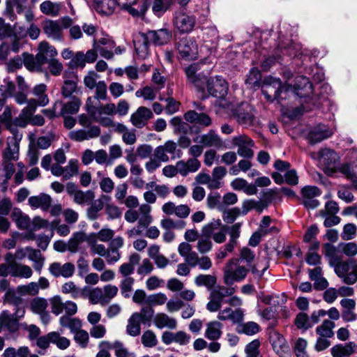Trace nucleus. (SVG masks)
Listing matches in <instances>:
<instances>
[{"label":"nucleus","instance_id":"obj_1","mask_svg":"<svg viewBox=\"0 0 357 357\" xmlns=\"http://www.w3.org/2000/svg\"><path fill=\"white\" fill-rule=\"evenodd\" d=\"M312 84L308 77L299 75L295 78L294 85L282 84L279 78L267 77L263 80L261 93L265 98L270 102L277 100L282 105V100L289 96L294 95L300 98H305L312 93Z\"/></svg>","mask_w":357,"mask_h":357},{"label":"nucleus","instance_id":"obj_2","mask_svg":"<svg viewBox=\"0 0 357 357\" xmlns=\"http://www.w3.org/2000/svg\"><path fill=\"white\" fill-rule=\"evenodd\" d=\"M58 52L56 48L47 42H41L38 45V52L36 56L26 54L25 67L29 71L42 72L43 66L49 59H54Z\"/></svg>","mask_w":357,"mask_h":357},{"label":"nucleus","instance_id":"obj_3","mask_svg":"<svg viewBox=\"0 0 357 357\" xmlns=\"http://www.w3.org/2000/svg\"><path fill=\"white\" fill-rule=\"evenodd\" d=\"M249 269L241 266L238 259H232L225 265L223 272L224 283L232 285L235 282L243 281L247 276Z\"/></svg>","mask_w":357,"mask_h":357},{"label":"nucleus","instance_id":"obj_4","mask_svg":"<svg viewBox=\"0 0 357 357\" xmlns=\"http://www.w3.org/2000/svg\"><path fill=\"white\" fill-rule=\"evenodd\" d=\"M210 291L206 309L211 312H215L219 311L222 304L225 303V298L232 296L236 292V289L218 285Z\"/></svg>","mask_w":357,"mask_h":357},{"label":"nucleus","instance_id":"obj_5","mask_svg":"<svg viewBox=\"0 0 357 357\" xmlns=\"http://www.w3.org/2000/svg\"><path fill=\"white\" fill-rule=\"evenodd\" d=\"M13 143L10 145V139H8V147L5 149L3 153V158L4 161V169H5V178L2 181V185L3 188H7L8 181L10 178L11 172H14V166L13 164L9 163L12 160H17L19 155V142L13 136Z\"/></svg>","mask_w":357,"mask_h":357},{"label":"nucleus","instance_id":"obj_6","mask_svg":"<svg viewBox=\"0 0 357 357\" xmlns=\"http://www.w3.org/2000/svg\"><path fill=\"white\" fill-rule=\"evenodd\" d=\"M118 7L134 17H142L151 5V0H116Z\"/></svg>","mask_w":357,"mask_h":357},{"label":"nucleus","instance_id":"obj_7","mask_svg":"<svg viewBox=\"0 0 357 357\" xmlns=\"http://www.w3.org/2000/svg\"><path fill=\"white\" fill-rule=\"evenodd\" d=\"M176 47L181 59L191 61L197 58L198 47L194 38L183 37L176 43Z\"/></svg>","mask_w":357,"mask_h":357},{"label":"nucleus","instance_id":"obj_8","mask_svg":"<svg viewBox=\"0 0 357 357\" xmlns=\"http://www.w3.org/2000/svg\"><path fill=\"white\" fill-rule=\"evenodd\" d=\"M205 87L211 96L220 99L227 96L229 89L227 81L220 75L206 77Z\"/></svg>","mask_w":357,"mask_h":357},{"label":"nucleus","instance_id":"obj_9","mask_svg":"<svg viewBox=\"0 0 357 357\" xmlns=\"http://www.w3.org/2000/svg\"><path fill=\"white\" fill-rule=\"evenodd\" d=\"M231 112L236 121L243 126H250L255 121V109L248 102H241Z\"/></svg>","mask_w":357,"mask_h":357},{"label":"nucleus","instance_id":"obj_10","mask_svg":"<svg viewBox=\"0 0 357 357\" xmlns=\"http://www.w3.org/2000/svg\"><path fill=\"white\" fill-rule=\"evenodd\" d=\"M10 275L15 278H30L33 275L30 266L22 264H12L9 266L6 264H0V276L6 277Z\"/></svg>","mask_w":357,"mask_h":357},{"label":"nucleus","instance_id":"obj_11","mask_svg":"<svg viewBox=\"0 0 357 357\" xmlns=\"http://www.w3.org/2000/svg\"><path fill=\"white\" fill-rule=\"evenodd\" d=\"M173 23L179 33H189L194 29L196 18L194 15L183 11L176 12L174 17Z\"/></svg>","mask_w":357,"mask_h":357},{"label":"nucleus","instance_id":"obj_12","mask_svg":"<svg viewBox=\"0 0 357 357\" xmlns=\"http://www.w3.org/2000/svg\"><path fill=\"white\" fill-rule=\"evenodd\" d=\"M232 144L238 147L237 153L246 159H251L254 156L252 148L255 146L254 141L246 135L235 136L231 139Z\"/></svg>","mask_w":357,"mask_h":357},{"label":"nucleus","instance_id":"obj_13","mask_svg":"<svg viewBox=\"0 0 357 357\" xmlns=\"http://www.w3.org/2000/svg\"><path fill=\"white\" fill-rule=\"evenodd\" d=\"M301 202L308 209L317 208L320 202L317 197L321 195V190L317 186L306 185L301 190Z\"/></svg>","mask_w":357,"mask_h":357},{"label":"nucleus","instance_id":"obj_14","mask_svg":"<svg viewBox=\"0 0 357 357\" xmlns=\"http://www.w3.org/2000/svg\"><path fill=\"white\" fill-rule=\"evenodd\" d=\"M204 147H214L217 149H222L224 142L221 137L214 130H210L207 133L199 135L194 139Z\"/></svg>","mask_w":357,"mask_h":357},{"label":"nucleus","instance_id":"obj_15","mask_svg":"<svg viewBox=\"0 0 357 357\" xmlns=\"http://www.w3.org/2000/svg\"><path fill=\"white\" fill-rule=\"evenodd\" d=\"M75 265L73 263L67 262L61 264L60 262H53L50 264L49 272L54 278L63 277L69 278L75 273Z\"/></svg>","mask_w":357,"mask_h":357},{"label":"nucleus","instance_id":"obj_16","mask_svg":"<svg viewBox=\"0 0 357 357\" xmlns=\"http://www.w3.org/2000/svg\"><path fill=\"white\" fill-rule=\"evenodd\" d=\"M198 66L195 63L186 67L185 73L188 80L198 90L204 91L205 89V81L206 76L202 73H197Z\"/></svg>","mask_w":357,"mask_h":357},{"label":"nucleus","instance_id":"obj_17","mask_svg":"<svg viewBox=\"0 0 357 357\" xmlns=\"http://www.w3.org/2000/svg\"><path fill=\"white\" fill-rule=\"evenodd\" d=\"M161 339L162 342L166 345L171 344L173 342L180 345H186L190 342L191 337L183 331L176 333L166 331L162 333Z\"/></svg>","mask_w":357,"mask_h":357},{"label":"nucleus","instance_id":"obj_18","mask_svg":"<svg viewBox=\"0 0 357 357\" xmlns=\"http://www.w3.org/2000/svg\"><path fill=\"white\" fill-rule=\"evenodd\" d=\"M92 98V97H89L86 102V109L92 119H96V115H101L102 114L107 115L116 114V106L114 103H108L104 106L96 107L93 105Z\"/></svg>","mask_w":357,"mask_h":357},{"label":"nucleus","instance_id":"obj_19","mask_svg":"<svg viewBox=\"0 0 357 357\" xmlns=\"http://www.w3.org/2000/svg\"><path fill=\"white\" fill-rule=\"evenodd\" d=\"M333 134V130L328 126L319 125L309 132L307 139L310 144H314L330 137Z\"/></svg>","mask_w":357,"mask_h":357},{"label":"nucleus","instance_id":"obj_20","mask_svg":"<svg viewBox=\"0 0 357 357\" xmlns=\"http://www.w3.org/2000/svg\"><path fill=\"white\" fill-rule=\"evenodd\" d=\"M153 116L151 110L146 107H139L135 112L130 116L132 124L137 128H142L147 124L149 119Z\"/></svg>","mask_w":357,"mask_h":357},{"label":"nucleus","instance_id":"obj_21","mask_svg":"<svg viewBox=\"0 0 357 357\" xmlns=\"http://www.w3.org/2000/svg\"><path fill=\"white\" fill-rule=\"evenodd\" d=\"M28 0H6V8L5 15L11 20L16 19V15L14 12V8L18 14H22L26 9V3ZM39 0H31L33 3L38 2Z\"/></svg>","mask_w":357,"mask_h":357},{"label":"nucleus","instance_id":"obj_22","mask_svg":"<svg viewBox=\"0 0 357 357\" xmlns=\"http://www.w3.org/2000/svg\"><path fill=\"white\" fill-rule=\"evenodd\" d=\"M100 129L97 126H91L89 129H79L70 132L69 137L76 142H82L98 137Z\"/></svg>","mask_w":357,"mask_h":357},{"label":"nucleus","instance_id":"obj_23","mask_svg":"<svg viewBox=\"0 0 357 357\" xmlns=\"http://www.w3.org/2000/svg\"><path fill=\"white\" fill-rule=\"evenodd\" d=\"M323 255L327 259L329 265L333 267L343 259L342 251L340 250L339 244L337 246L330 243H326L323 245Z\"/></svg>","mask_w":357,"mask_h":357},{"label":"nucleus","instance_id":"obj_24","mask_svg":"<svg viewBox=\"0 0 357 357\" xmlns=\"http://www.w3.org/2000/svg\"><path fill=\"white\" fill-rule=\"evenodd\" d=\"M149 40L155 45H163L168 43L172 38V32L171 30L162 28L155 31H149L147 32Z\"/></svg>","mask_w":357,"mask_h":357},{"label":"nucleus","instance_id":"obj_25","mask_svg":"<svg viewBox=\"0 0 357 357\" xmlns=\"http://www.w3.org/2000/svg\"><path fill=\"white\" fill-rule=\"evenodd\" d=\"M238 227H232L231 232L230 234V238L228 243L216 252L215 257L218 259H222L227 256L228 253H231L238 244Z\"/></svg>","mask_w":357,"mask_h":357},{"label":"nucleus","instance_id":"obj_26","mask_svg":"<svg viewBox=\"0 0 357 357\" xmlns=\"http://www.w3.org/2000/svg\"><path fill=\"white\" fill-rule=\"evenodd\" d=\"M319 162L327 169H333L337 167L339 156L333 150L324 149L321 150L319 153Z\"/></svg>","mask_w":357,"mask_h":357},{"label":"nucleus","instance_id":"obj_27","mask_svg":"<svg viewBox=\"0 0 357 357\" xmlns=\"http://www.w3.org/2000/svg\"><path fill=\"white\" fill-rule=\"evenodd\" d=\"M13 120L11 108L6 107L2 115L0 116V133L1 132V123H3L6 129L10 130L13 135H14V138L17 140H21L22 135L16 128L13 126Z\"/></svg>","mask_w":357,"mask_h":357},{"label":"nucleus","instance_id":"obj_28","mask_svg":"<svg viewBox=\"0 0 357 357\" xmlns=\"http://www.w3.org/2000/svg\"><path fill=\"white\" fill-rule=\"evenodd\" d=\"M52 202L51 197L45 193L31 196L28 199L29 204L31 208H40L43 211H47L50 208Z\"/></svg>","mask_w":357,"mask_h":357},{"label":"nucleus","instance_id":"obj_29","mask_svg":"<svg viewBox=\"0 0 357 357\" xmlns=\"http://www.w3.org/2000/svg\"><path fill=\"white\" fill-rule=\"evenodd\" d=\"M93 6L96 11L101 15H112L118 4L116 0H93Z\"/></svg>","mask_w":357,"mask_h":357},{"label":"nucleus","instance_id":"obj_30","mask_svg":"<svg viewBox=\"0 0 357 357\" xmlns=\"http://www.w3.org/2000/svg\"><path fill=\"white\" fill-rule=\"evenodd\" d=\"M65 81L62 86V95L68 98L77 90V76L72 73L65 72L63 74Z\"/></svg>","mask_w":357,"mask_h":357},{"label":"nucleus","instance_id":"obj_31","mask_svg":"<svg viewBox=\"0 0 357 357\" xmlns=\"http://www.w3.org/2000/svg\"><path fill=\"white\" fill-rule=\"evenodd\" d=\"M184 119L191 123H198L204 127H208L212 124L211 117L206 113H198L195 110H190L185 113Z\"/></svg>","mask_w":357,"mask_h":357},{"label":"nucleus","instance_id":"obj_32","mask_svg":"<svg viewBox=\"0 0 357 357\" xmlns=\"http://www.w3.org/2000/svg\"><path fill=\"white\" fill-rule=\"evenodd\" d=\"M6 328L10 333H15L19 329V324L8 310H3L0 314V331Z\"/></svg>","mask_w":357,"mask_h":357},{"label":"nucleus","instance_id":"obj_33","mask_svg":"<svg viewBox=\"0 0 357 357\" xmlns=\"http://www.w3.org/2000/svg\"><path fill=\"white\" fill-rule=\"evenodd\" d=\"M177 167L178 174L183 176H186L189 173L197 172L201 167V162L196 158H189L187 161H178Z\"/></svg>","mask_w":357,"mask_h":357},{"label":"nucleus","instance_id":"obj_34","mask_svg":"<svg viewBox=\"0 0 357 357\" xmlns=\"http://www.w3.org/2000/svg\"><path fill=\"white\" fill-rule=\"evenodd\" d=\"M222 324L218 321L208 322L204 333L205 337L212 341L218 340L222 334Z\"/></svg>","mask_w":357,"mask_h":357},{"label":"nucleus","instance_id":"obj_35","mask_svg":"<svg viewBox=\"0 0 357 357\" xmlns=\"http://www.w3.org/2000/svg\"><path fill=\"white\" fill-rule=\"evenodd\" d=\"M356 350V344L354 342H348L344 344H337L331 349L333 357H348L353 354Z\"/></svg>","mask_w":357,"mask_h":357},{"label":"nucleus","instance_id":"obj_36","mask_svg":"<svg viewBox=\"0 0 357 357\" xmlns=\"http://www.w3.org/2000/svg\"><path fill=\"white\" fill-rule=\"evenodd\" d=\"M110 200V197L102 195L99 199L92 201L91 206L87 210V216L90 220H96L98 218V213L101 211L105 203Z\"/></svg>","mask_w":357,"mask_h":357},{"label":"nucleus","instance_id":"obj_37","mask_svg":"<svg viewBox=\"0 0 357 357\" xmlns=\"http://www.w3.org/2000/svg\"><path fill=\"white\" fill-rule=\"evenodd\" d=\"M242 227V222H236L231 226L223 225L220 227L218 232H215L212 235V238L217 243H222L226 241L227 234L230 236L232 227H238V238L241 235V229Z\"/></svg>","mask_w":357,"mask_h":357},{"label":"nucleus","instance_id":"obj_38","mask_svg":"<svg viewBox=\"0 0 357 357\" xmlns=\"http://www.w3.org/2000/svg\"><path fill=\"white\" fill-rule=\"evenodd\" d=\"M151 42L147 33L142 34L140 38L134 41L135 50L139 56L144 59L148 55Z\"/></svg>","mask_w":357,"mask_h":357},{"label":"nucleus","instance_id":"obj_39","mask_svg":"<svg viewBox=\"0 0 357 357\" xmlns=\"http://www.w3.org/2000/svg\"><path fill=\"white\" fill-rule=\"evenodd\" d=\"M45 34L54 40H61V29L59 22L57 21H46L43 26Z\"/></svg>","mask_w":357,"mask_h":357},{"label":"nucleus","instance_id":"obj_40","mask_svg":"<svg viewBox=\"0 0 357 357\" xmlns=\"http://www.w3.org/2000/svg\"><path fill=\"white\" fill-rule=\"evenodd\" d=\"M154 324L158 328H168L174 329L177 326L176 320L165 313H158L154 317Z\"/></svg>","mask_w":357,"mask_h":357},{"label":"nucleus","instance_id":"obj_41","mask_svg":"<svg viewBox=\"0 0 357 357\" xmlns=\"http://www.w3.org/2000/svg\"><path fill=\"white\" fill-rule=\"evenodd\" d=\"M63 331V329L61 328L58 331L50 332L49 337L50 338L51 344L56 345V347L61 350H65L70 345V340L61 335Z\"/></svg>","mask_w":357,"mask_h":357},{"label":"nucleus","instance_id":"obj_42","mask_svg":"<svg viewBox=\"0 0 357 357\" xmlns=\"http://www.w3.org/2000/svg\"><path fill=\"white\" fill-rule=\"evenodd\" d=\"M11 218L20 229H27L31 224L30 218L17 208H14L12 211Z\"/></svg>","mask_w":357,"mask_h":357},{"label":"nucleus","instance_id":"obj_43","mask_svg":"<svg viewBox=\"0 0 357 357\" xmlns=\"http://www.w3.org/2000/svg\"><path fill=\"white\" fill-rule=\"evenodd\" d=\"M59 324L63 328H68L72 333L81 330L82 324L79 318L68 316H61L59 319Z\"/></svg>","mask_w":357,"mask_h":357},{"label":"nucleus","instance_id":"obj_44","mask_svg":"<svg viewBox=\"0 0 357 357\" xmlns=\"http://www.w3.org/2000/svg\"><path fill=\"white\" fill-rule=\"evenodd\" d=\"M138 316L137 313H132L128 319L126 333L130 336L137 337L141 333V324H142L140 320L138 319Z\"/></svg>","mask_w":357,"mask_h":357},{"label":"nucleus","instance_id":"obj_45","mask_svg":"<svg viewBox=\"0 0 357 357\" xmlns=\"http://www.w3.org/2000/svg\"><path fill=\"white\" fill-rule=\"evenodd\" d=\"M216 282V277L212 275L199 274L195 278L197 287H205L209 291L215 287Z\"/></svg>","mask_w":357,"mask_h":357},{"label":"nucleus","instance_id":"obj_46","mask_svg":"<svg viewBox=\"0 0 357 357\" xmlns=\"http://www.w3.org/2000/svg\"><path fill=\"white\" fill-rule=\"evenodd\" d=\"M260 330L259 325L255 321H243L236 326V331L239 334H245L247 335H254Z\"/></svg>","mask_w":357,"mask_h":357},{"label":"nucleus","instance_id":"obj_47","mask_svg":"<svg viewBox=\"0 0 357 357\" xmlns=\"http://www.w3.org/2000/svg\"><path fill=\"white\" fill-rule=\"evenodd\" d=\"M261 74L257 68H252L247 75L245 84L250 89L259 88L261 85Z\"/></svg>","mask_w":357,"mask_h":357},{"label":"nucleus","instance_id":"obj_48","mask_svg":"<svg viewBox=\"0 0 357 357\" xmlns=\"http://www.w3.org/2000/svg\"><path fill=\"white\" fill-rule=\"evenodd\" d=\"M218 208L222 212L223 221L227 224L233 223L241 214V210L238 207L227 209L222 204H219Z\"/></svg>","mask_w":357,"mask_h":357},{"label":"nucleus","instance_id":"obj_49","mask_svg":"<svg viewBox=\"0 0 357 357\" xmlns=\"http://www.w3.org/2000/svg\"><path fill=\"white\" fill-rule=\"evenodd\" d=\"M151 209V206L146 204H142L139 206L138 223L144 228H146L152 222V217L150 215Z\"/></svg>","mask_w":357,"mask_h":357},{"label":"nucleus","instance_id":"obj_50","mask_svg":"<svg viewBox=\"0 0 357 357\" xmlns=\"http://www.w3.org/2000/svg\"><path fill=\"white\" fill-rule=\"evenodd\" d=\"M278 47L283 54L289 56H296L301 50V44L293 40H291L289 43L282 42L278 45Z\"/></svg>","mask_w":357,"mask_h":357},{"label":"nucleus","instance_id":"obj_51","mask_svg":"<svg viewBox=\"0 0 357 357\" xmlns=\"http://www.w3.org/2000/svg\"><path fill=\"white\" fill-rule=\"evenodd\" d=\"M136 313L139 315L138 319L143 325L151 326L154 316V310L152 307L146 305L141 308L140 312Z\"/></svg>","mask_w":357,"mask_h":357},{"label":"nucleus","instance_id":"obj_52","mask_svg":"<svg viewBox=\"0 0 357 357\" xmlns=\"http://www.w3.org/2000/svg\"><path fill=\"white\" fill-rule=\"evenodd\" d=\"M335 326V323L333 321L324 320L321 325L317 327L316 333L319 336L332 337L334 335L333 328Z\"/></svg>","mask_w":357,"mask_h":357},{"label":"nucleus","instance_id":"obj_53","mask_svg":"<svg viewBox=\"0 0 357 357\" xmlns=\"http://www.w3.org/2000/svg\"><path fill=\"white\" fill-rule=\"evenodd\" d=\"M95 195L92 190L83 192L79 190L73 197V201L77 204H89L94 199Z\"/></svg>","mask_w":357,"mask_h":357},{"label":"nucleus","instance_id":"obj_54","mask_svg":"<svg viewBox=\"0 0 357 357\" xmlns=\"http://www.w3.org/2000/svg\"><path fill=\"white\" fill-rule=\"evenodd\" d=\"M53 235L54 232L52 231H51L50 235L40 234L38 236H36L33 233H31L28 238L31 240H36L37 246L42 250L45 251L47 250Z\"/></svg>","mask_w":357,"mask_h":357},{"label":"nucleus","instance_id":"obj_55","mask_svg":"<svg viewBox=\"0 0 357 357\" xmlns=\"http://www.w3.org/2000/svg\"><path fill=\"white\" fill-rule=\"evenodd\" d=\"M85 240V234L82 231H77L73 234L71 238L67 242L68 250L71 252H76L78 250L80 243Z\"/></svg>","mask_w":357,"mask_h":357},{"label":"nucleus","instance_id":"obj_56","mask_svg":"<svg viewBox=\"0 0 357 357\" xmlns=\"http://www.w3.org/2000/svg\"><path fill=\"white\" fill-rule=\"evenodd\" d=\"M161 227L165 230L177 229L181 230L186 226V222L184 220H180L174 221L172 218H165L160 222Z\"/></svg>","mask_w":357,"mask_h":357},{"label":"nucleus","instance_id":"obj_57","mask_svg":"<svg viewBox=\"0 0 357 357\" xmlns=\"http://www.w3.org/2000/svg\"><path fill=\"white\" fill-rule=\"evenodd\" d=\"M172 0H154L152 10L157 17H161L172 5Z\"/></svg>","mask_w":357,"mask_h":357},{"label":"nucleus","instance_id":"obj_58","mask_svg":"<svg viewBox=\"0 0 357 357\" xmlns=\"http://www.w3.org/2000/svg\"><path fill=\"white\" fill-rule=\"evenodd\" d=\"M29 353L28 347H20L17 349L14 347H8L4 350L3 357H27Z\"/></svg>","mask_w":357,"mask_h":357},{"label":"nucleus","instance_id":"obj_59","mask_svg":"<svg viewBox=\"0 0 357 357\" xmlns=\"http://www.w3.org/2000/svg\"><path fill=\"white\" fill-rule=\"evenodd\" d=\"M81 105V100L76 97H73L70 101L63 103V116L77 113Z\"/></svg>","mask_w":357,"mask_h":357},{"label":"nucleus","instance_id":"obj_60","mask_svg":"<svg viewBox=\"0 0 357 357\" xmlns=\"http://www.w3.org/2000/svg\"><path fill=\"white\" fill-rule=\"evenodd\" d=\"M340 250L342 255H345L349 259H352L357 255V244L354 242L340 243Z\"/></svg>","mask_w":357,"mask_h":357},{"label":"nucleus","instance_id":"obj_61","mask_svg":"<svg viewBox=\"0 0 357 357\" xmlns=\"http://www.w3.org/2000/svg\"><path fill=\"white\" fill-rule=\"evenodd\" d=\"M48 302L43 298H35L30 303L31 310L36 314L43 313L47 310Z\"/></svg>","mask_w":357,"mask_h":357},{"label":"nucleus","instance_id":"obj_62","mask_svg":"<svg viewBox=\"0 0 357 357\" xmlns=\"http://www.w3.org/2000/svg\"><path fill=\"white\" fill-rule=\"evenodd\" d=\"M40 9L41 12L45 15L56 16L59 15L60 8L57 3L45 1L40 4Z\"/></svg>","mask_w":357,"mask_h":357},{"label":"nucleus","instance_id":"obj_63","mask_svg":"<svg viewBox=\"0 0 357 357\" xmlns=\"http://www.w3.org/2000/svg\"><path fill=\"white\" fill-rule=\"evenodd\" d=\"M85 66L84 53L82 51L77 52L68 63V66L71 69H83Z\"/></svg>","mask_w":357,"mask_h":357},{"label":"nucleus","instance_id":"obj_64","mask_svg":"<svg viewBox=\"0 0 357 357\" xmlns=\"http://www.w3.org/2000/svg\"><path fill=\"white\" fill-rule=\"evenodd\" d=\"M112 349L114 350L116 357H136L135 354L130 352L120 341H115L113 343Z\"/></svg>","mask_w":357,"mask_h":357}]
</instances>
